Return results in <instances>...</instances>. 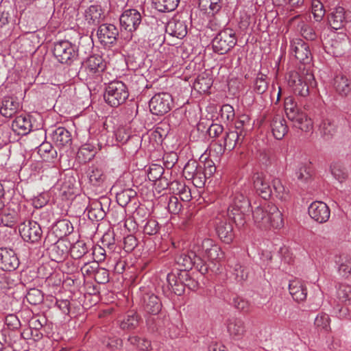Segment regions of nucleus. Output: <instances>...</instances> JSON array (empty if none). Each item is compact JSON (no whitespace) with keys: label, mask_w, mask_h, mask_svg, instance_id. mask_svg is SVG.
<instances>
[{"label":"nucleus","mask_w":351,"mask_h":351,"mask_svg":"<svg viewBox=\"0 0 351 351\" xmlns=\"http://www.w3.org/2000/svg\"><path fill=\"white\" fill-rule=\"evenodd\" d=\"M252 212L254 223L261 229L280 228L283 226L282 213L273 204L258 206Z\"/></svg>","instance_id":"f257e3e1"},{"label":"nucleus","mask_w":351,"mask_h":351,"mask_svg":"<svg viewBox=\"0 0 351 351\" xmlns=\"http://www.w3.org/2000/svg\"><path fill=\"white\" fill-rule=\"evenodd\" d=\"M128 96V88L123 82L113 80L106 84L104 99L110 106L117 108L122 105Z\"/></svg>","instance_id":"f03ea898"},{"label":"nucleus","mask_w":351,"mask_h":351,"mask_svg":"<svg viewBox=\"0 0 351 351\" xmlns=\"http://www.w3.org/2000/svg\"><path fill=\"white\" fill-rule=\"evenodd\" d=\"M237 43L235 32L232 29L226 28L217 34L212 40L214 52L223 55L231 51Z\"/></svg>","instance_id":"7ed1b4c3"},{"label":"nucleus","mask_w":351,"mask_h":351,"mask_svg":"<svg viewBox=\"0 0 351 351\" xmlns=\"http://www.w3.org/2000/svg\"><path fill=\"white\" fill-rule=\"evenodd\" d=\"M53 54L61 64L71 65L78 57L77 47L69 40H60L53 44Z\"/></svg>","instance_id":"20e7f679"},{"label":"nucleus","mask_w":351,"mask_h":351,"mask_svg":"<svg viewBox=\"0 0 351 351\" xmlns=\"http://www.w3.org/2000/svg\"><path fill=\"white\" fill-rule=\"evenodd\" d=\"M176 263L182 268L176 269V270L189 271V269L194 267L202 275L206 274L208 271V266L206 263L193 251L181 254L177 257Z\"/></svg>","instance_id":"39448f33"},{"label":"nucleus","mask_w":351,"mask_h":351,"mask_svg":"<svg viewBox=\"0 0 351 351\" xmlns=\"http://www.w3.org/2000/svg\"><path fill=\"white\" fill-rule=\"evenodd\" d=\"M173 106V98L168 93H160L152 97L149 102L150 112L162 116L169 112Z\"/></svg>","instance_id":"423d86ee"},{"label":"nucleus","mask_w":351,"mask_h":351,"mask_svg":"<svg viewBox=\"0 0 351 351\" xmlns=\"http://www.w3.org/2000/svg\"><path fill=\"white\" fill-rule=\"evenodd\" d=\"M111 200L106 196H101L93 200L89 206L88 215L92 221L102 220L110 210Z\"/></svg>","instance_id":"0eeeda50"},{"label":"nucleus","mask_w":351,"mask_h":351,"mask_svg":"<svg viewBox=\"0 0 351 351\" xmlns=\"http://www.w3.org/2000/svg\"><path fill=\"white\" fill-rule=\"evenodd\" d=\"M19 232L25 241L32 243L38 242L43 234L40 225L34 221H29L27 223L21 224Z\"/></svg>","instance_id":"6e6552de"},{"label":"nucleus","mask_w":351,"mask_h":351,"mask_svg":"<svg viewBox=\"0 0 351 351\" xmlns=\"http://www.w3.org/2000/svg\"><path fill=\"white\" fill-rule=\"evenodd\" d=\"M120 25L125 30L132 32L136 31L142 21L141 13L136 9L125 10L119 18Z\"/></svg>","instance_id":"1a4fd4ad"},{"label":"nucleus","mask_w":351,"mask_h":351,"mask_svg":"<svg viewBox=\"0 0 351 351\" xmlns=\"http://www.w3.org/2000/svg\"><path fill=\"white\" fill-rule=\"evenodd\" d=\"M215 232L219 238L225 243H230L234 237L232 223L226 217L217 218L215 220Z\"/></svg>","instance_id":"9d476101"},{"label":"nucleus","mask_w":351,"mask_h":351,"mask_svg":"<svg viewBox=\"0 0 351 351\" xmlns=\"http://www.w3.org/2000/svg\"><path fill=\"white\" fill-rule=\"evenodd\" d=\"M97 36L101 43L114 45L117 43L119 32L111 23H102L97 29Z\"/></svg>","instance_id":"9b49d317"},{"label":"nucleus","mask_w":351,"mask_h":351,"mask_svg":"<svg viewBox=\"0 0 351 351\" xmlns=\"http://www.w3.org/2000/svg\"><path fill=\"white\" fill-rule=\"evenodd\" d=\"M20 262L16 252L6 247L0 248V269L5 271H12L19 266Z\"/></svg>","instance_id":"f8f14e48"},{"label":"nucleus","mask_w":351,"mask_h":351,"mask_svg":"<svg viewBox=\"0 0 351 351\" xmlns=\"http://www.w3.org/2000/svg\"><path fill=\"white\" fill-rule=\"evenodd\" d=\"M291 51L300 62L308 64L311 60L309 45L301 38H294L291 42Z\"/></svg>","instance_id":"ddd939ff"},{"label":"nucleus","mask_w":351,"mask_h":351,"mask_svg":"<svg viewBox=\"0 0 351 351\" xmlns=\"http://www.w3.org/2000/svg\"><path fill=\"white\" fill-rule=\"evenodd\" d=\"M309 216L315 221L323 223L330 218V210L327 204L321 201L312 202L308 208Z\"/></svg>","instance_id":"4468645a"},{"label":"nucleus","mask_w":351,"mask_h":351,"mask_svg":"<svg viewBox=\"0 0 351 351\" xmlns=\"http://www.w3.org/2000/svg\"><path fill=\"white\" fill-rule=\"evenodd\" d=\"M252 181L254 189L263 199L267 200L272 196V189L266 180V177L263 172H254L252 176Z\"/></svg>","instance_id":"2eb2a0df"},{"label":"nucleus","mask_w":351,"mask_h":351,"mask_svg":"<svg viewBox=\"0 0 351 351\" xmlns=\"http://www.w3.org/2000/svg\"><path fill=\"white\" fill-rule=\"evenodd\" d=\"M286 115L288 119L292 122L293 126L300 129L302 131L308 132L313 128L311 119L299 108L293 111H290Z\"/></svg>","instance_id":"dca6fc26"},{"label":"nucleus","mask_w":351,"mask_h":351,"mask_svg":"<svg viewBox=\"0 0 351 351\" xmlns=\"http://www.w3.org/2000/svg\"><path fill=\"white\" fill-rule=\"evenodd\" d=\"M141 304L143 310L150 315H158L162 306L160 298L152 292H143Z\"/></svg>","instance_id":"f3484780"},{"label":"nucleus","mask_w":351,"mask_h":351,"mask_svg":"<svg viewBox=\"0 0 351 351\" xmlns=\"http://www.w3.org/2000/svg\"><path fill=\"white\" fill-rule=\"evenodd\" d=\"M84 19L88 26L94 27L91 32V35H93L95 30V27L99 26L101 23L105 19L104 12L101 6L99 5H90L85 10Z\"/></svg>","instance_id":"a211bd4d"},{"label":"nucleus","mask_w":351,"mask_h":351,"mask_svg":"<svg viewBox=\"0 0 351 351\" xmlns=\"http://www.w3.org/2000/svg\"><path fill=\"white\" fill-rule=\"evenodd\" d=\"M227 331L234 340L241 339L247 332L244 320L240 317H230L226 320Z\"/></svg>","instance_id":"6ab92c4d"},{"label":"nucleus","mask_w":351,"mask_h":351,"mask_svg":"<svg viewBox=\"0 0 351 351\" xmlns=\"http://www.w3.org/2000/svg\"><path fill=\"white\" fill-rule=\"evenodd\" d=\"M51 259L60 263L65 259L69 252V242L64 239H58L48 248Z\"/></svg>","instance_id":"aec40b11"},{"label":"nucleus","mask_w":351,"mask_h":351,"mask_svg":"<svg viewBox=\"0 0 351 351\" xmlns=\"http://www.w3.org/2000/svg\"><path fill=\"white\" fill-rule=\"evenodd\" d=\"M165 32L173 37L183 38L187 34L186 21L180 18L173 17L167 23Z\"/></svg>","instance_id":"412c9836"},{"label":"nucleus","mask_w":351,"mask_h":351,"mask_svg":"<svg viewBox=\"0 0 351 351\" xmlns=\"http://www.w3.org/2000/svg\"><path fill=\"white\" fill-rule=\"evenodd\" d=\"M241 132H234L229 130L226 132L223 137V144L220 143L219 145V152L223 153L225 150H232L237 145L242 143L244 138L242 137Z\"/></svg>","instance_id":"4be33fe9"},{"label":"nucleus","mask_w":351,"mask_h":351,"mask_svg":"<svg viewBox=\"0 0 351 351\" xmlns=\"http://www.w3.org/2000/svg\"><path fill=\"white\" fill-rule=\"evenodd\" d=\"M20 107L16 97L5 96L1 101L0 113L5 117H11L17 112Z\"/></svg>","instance_id":"5701e85b"},{"label":"nucleus","mask_w":351,"mask_h":351,"mask_svg":"<svg viewBox=\"0 0 351 351\" xmlns=\"http://www.w3.org/2000/svg\"><path fill=\"white\" fill-rule=\"evenodd\" d=\"M270 127L274 136L278 140H281L288 132L286 121L279 114L273 116Z\"/></svg>","instance_id":"b1692460"},{"label":"nucleus","mask_w":351,"mask_h":351,"mask_svg":"<svg viewBox=\"0 0 351 351\" xmlns=\"http://www.w3.org/2000/svg\"><path fill=\"white\" fill-rule=\"evenodd\" d=\"M178 270H173L167 276V282L171 292L176 295H182L184 293L185 286L180 281V274Z\"/></svg>","instance_id":"393cba45"},{"label":"nucleus","mask_w":351,"mask_h":351,"mask_svg":"<svg viewBox=\"0 0 351 351\" xmlns=\"http://www.w3.org/2000/svg\"><path fill=\"white\" fill-rule=\"evenodd\" d=\"M289 290L295 301L300 302L306 300L307 296L306 287L300 280H294L290 281Z\"/></svg>","instance_id":"a878e982"},{"label":"nucleus","mask_w":351,"mask_h":351,"mask_svg":"<svg viewBox=\"0 0 351 351\" xmlns=\"http://www.w3.org/2000/svg\"><path fill=\"white\" fill-rule=\"evenodd\" d=\"M328 20L332 29L337 30L342 28L346 23L344 8L341 6L335 8L329 14Z\"/></svg>","instance_id":"bb28decb"},{"label":"nucleus","mask_w":351,"mask_h":351,"mask_svg":"<svg viewBox=\"0 0 351 351\" xmlns=\"http://www.w3.org/2000/svg\"><path fill=\"white\" fill-rule=\"evenodd\" d=\"M288 83L290 86L293 87L294 91L298 95L302 97H306L308 95L309 86L307 84H304L298 73L290 74Z\"/></svg>","instance_id":"cd10ccee"},{"label":"nucleus","mask_w":351,"mask_h":351,"mask_svg":"<svg viewBox=\"0 0 351 351\" xmlns=\"http://www.w3.org/2000/svg\"><path fill=\"white\" fill-rule=\"evenodd\" d=\"M141 320V316L136 311H130L123 316L122 319L119 321V326L124 330H133L138 326Z\"/></svg>","instance_id":"c85d7f7f"},{"label":"nucleus","mask_w":351,"mask_h":351,"mask_svg":"<svg viewBox=\"0 0 351 351\" xmlns=\"http://www.w3.org/2000/svg\"><path fill=\"white\" fill-rule=\"evenodd\" d=\"M32 125L29 119L25 116H19L12 123V130L19 135L27 134L32 130Z\"/></svg>","instance_id":"c756f323"},{"label":"nucleus","mask_w":351,"mask_h":351,"mask_svg":"<svg viewBox=\"0 0 351 351\" xmlns=\"http://www.w3.org/2000/svg\"><path fill=\"white\" fill-rule=\"evenodd\" d=\"M51 137L56 146L60 147L71 143V133L63 127H59L53 130Z\"/></svg>","instance_id":"7c9ffc66"},{"label":"nucleus","mask_w":351,"mask_h":351,"mask_svg":"<svg viewBox=\"0 0 351 351\" xmlns=\"http://www.w3.org/2000/svg\"><path fill=\"white\" fill-rule=\"evenodd\" d=\"M269 81L267 74L258 72L253 80L252 91L257 95L264 94L269 88Z\"/></svg>","instance_id":"2f4dec72"},{"label":"nucleus","mask_w":351,"mask_h":351,"mask_svg":"<svg viewBox=\"0 0 351 351\" xmlns=\"http://www.w3.org/2000/svg\"><path fill=\"white\" fill-rule=\"evenodd\" d=\"M53 231L58 239H63L73 232V227L69 220L63 219L56 221L53 227Z\"/></svg>","instance_id":"473e14b6"},{"label":"nucleus","mask_w":351,"mask_h":351,"mask_svg":"<svg viewBox=\"0 0 351 351\" xmlns=\"http://www.w3.org/2000/svg\"><path fill=\"white\" fill-rule=\"evenodd\" d=\"M272 195L282 202H287L291 198L289 189L285 186L278 178L272 180Z\"/></svg>","instance_id":"72a5a7b5"},{"label":"nucleus","mask_w":351,"mask_h":351,"mask_svg":"<svg viewBox=\"0 0 351 351\" xmlns=\"http://www.w3.org/2000/svg\"><path fill=\"white\" fill-rule=\"evenodd\" d=\"M89 183L94 186H101L106 180L104 170L98 167H91L88 172Z\"/></svg>","instance_id":"f704fd0d"},{"label":"nucleus","mask_w":351,"mask_h":351,"mask_svg":"<svg viewBox=\"0 0 351 351\" xmlns=\"http://www.w3.org/2000/svg\"><path fill=\"white\" fill-rule=\"evenodd\" d=\"M334 87L340 95L347 96L351 91V81L345 75H337L334 79Z\"/></svg>","instance_id":"c9c22d12"},{"label":"nucleus","mask_w":351,"mask_h":351,"mask_svg":"<svg viewBox=\"0 0 351 351\" xmlns=\"http://www.w3.org/2000/svg\"><path fill=\"white\" fill-rule=\"evenodd\" d=\"M319 132L322 137L326 140L332 138L337 131V126L335 121L329 119H323L319 124Z\"/></svg>","instance_id":"e433bc0d"},{"label":"nucleus","mask_w":351,"mask_h":351,"mask_svg":"<svg viewBox=\"0 0 351 351\" xmlns=\"http://www.w3.org/2000/svg\"><path fill=\"white\" fill-rule=\"evenodd\" d=\"M106 67V64L101 56H92L86 61V69L88 74H97L102 72Z\"/></svg>","instance_id":"4c0bfd02"},{"label":"nucleus","mask_w":351,"mask_h":351,"mask_svg":"<svg viewBox=\"0 0 351 351\" xmlns=\"http://www.w3.org/2000/svg\"><path fill=\"white\" fill-rule=\"evenodd\" d=\"M222 6L221 0H199V7L208 14H217Z\"/></svg>","instance_id":"58836bf2"},{"label":"nucleus","mask_w":351,"mask_h":351,"mask_svg":"<svg viewBox=\"0 0 351 351\" xmlns=\"http://www.w3.org/2000/svg\"><path fill=\"white\" fill-rule=\"evenodd\" d=\"M180 0H153V5L160 12H170L178 5Z\"/></svg>","instance_id":"ea45409f"},{"label":"nucleus","mask_w":351,"mask_h":351,"mask_svg":"<svg viewBox=\"0 0 351 351\" xmlns=\"http://www.w3.org/2000/svg\"><path fill=\"white\" fill-rule=\"evenodd\" d=\"M338 265V271L340 275L347 278L351 274V258L346 256H340L336 261Z\"/></svg>","instance_id":"a19ab883"},{"label":"nucleus","mask_w":351,"mask_h":351,"mask_svg":"<svg viewBox=\"0 0 351 351\" xmlns=\"http://www.w3.org/2000/svg\"><path fill=\"white\" fill-rule=\"evenodd\" d=\"M180 274V281H181L185 287L191 291H195L199 287V282L193 276H191L189 271L178 270Z\"/></svg>","instance_id":"79ce46f5"},{"label":"nucleus","mask_w":351,"mask_h":351,"mask_svg":"<svg viewBox=\"0 0 351 351\" xmlns=\"http://www.w3.org/2000/svg\"><path fill=\"white\" fill-rule=\"evenodd\" d=\"M136 192L132 189H125L117 193L116 198L117 203L122 207L126 206L132 200L136 197Z\"/></svg>","instance_id":"37998d69"},{"label":"nucleus","mask_w":351,"mask_h":351,"mask_svg":"<svg viewBox=\"0 0 351 351\" xmlns=\"http://www.w3.org/2000/svg\"><path fill=\"white\" fill-rule=\"evenodd\" d=\"M69 252L73 258L79 259L88 252V247L83 241H77L72 245L69 244Z\"/></svg>","instance_id":"c03bdc74"},{"label":"nucleus","mask_w":351,"mask_h":351,"mask_svg":"<svg viewBox=\"0 0 351 351\" xmlns=\"http://www.w3.org/2000/svg\"><path fill=\"white\" fill-rule=\"evenodd\" d=\"M250 207L249 199L241 193H236L234 196L233 204L230 208V209L249 211Z\"/></svg>","instance_id":"a18cd8bd"},{"label":"nucleus","mask_w":351,"mask_h":351,"mask_svg":"<svg viewBox=\"0 0 351 351\" xmlns=\"http://www.w3.org/2000/svg\"><path fill=\"white\" fill-rule=\"evenodd\" d=\"M247 212L229 208L228 210V219H232L238 227L243 226L247 221Z\"/></svg>","instance_id":"49530a36"},{"label":"nucleus","mask_w":351,"mask_h":351,"mask_svg":"<svg viewBox=\"0 0 351 351\" xmlns=\"http://www.w3.org/2000/svg\"><path fill=\"white\" fill-rule=\"evenodd\" d=\"M339 300L346 304H351V286L348 285H339L337 291Z\"/></svg>","instance_id":"de8ad7c7"},{"label":"nucleus","mask_w":351,"mask_h":351,"mask_svg":"<svg viewBox=\"0 0 351 351\" xmlns=\"http://www.w3.org/2000/svg\"><path fill=\"white\" fill-rule=\"evenodd\" d=\"M25 298L30 304L36 306L43 302L44 295L40 289L32 288L27 291Z\"/></svg>","instance_id":"09e8293b"},{"label":"nucleus","mask_w":351,"mask_h":351,"mask_svg":"<svg viewBox=\"0 0 351 351\" xmlns=\"http://www.w3.org/2000/svg\"><path fill=\"white\" fill-rule=\"evenodd\" d=\"M298 29L300 32L301 35L306 40H315L317 38V34L313 28L309 25L306 24L304 21H300L298 23Z\"/></svg>","instance_id":"8fccbe9b"},{"label":"nucleus","mask_w":351,"mask_h":351,"mask_svg":"<svg viewBox=\"0 0 351 351\" xmlns=\"http://www.w3.org/2000/svg\"><path fill=\"white\" fill-rule=\"evenodd\" d=\"M38 153L45 160L53 159L56 154L52 145L49 143H43L38 147Z\"/></svg>","instance_id":"3c124183"},{"label":"nucleus","mask_w":351,"mask_h":351,"mask_svg":"<svg viewBox=\"0 0 351 351\" xmlns=\"http://www.w3.org/2000/svg\"><path fill=\"white\" fill-rule=\"evenodd\" d=\"M128 341L141 350L147 351L151 348V342L149 340L138 336H130Z\"/></svg>","instance_id":"603ef678"},{"label":"nucleus","mask_w":351,"mask_h":351,"mask_svg":"<svg viewBox=\"0 0 351 351\" xmlns=\"http://www.w3.org/2000/svg\"><path fill=\"white\" fill-rule=\"evenodd\" d=\"M295 177L300 183L308 182L311 178L310 167L302 165L295 172Z\"/></svg>","instance_id":"864d4df0"},{"label":"nucleus","mask_w":351,"mask_h":351,"mask_svg":"<svg viewBox=\"0 0 351 351\" xmlns=\"http://www.w3.org/2000/svg\"><path fill=\"white\" fill-rule=\"evenodd\" d=\"M233 306L243 313H249L251 310L250 303L245 299L237 296L232 300Z\"/></svg>","instance_id":"5fc2aeb1"},{"label":"nucleus","mask_w":351,"mask_h":351,"mask_svg":"<svg viewBox=\"0 0 351 351\" xmlns=\"http://www.w3.org/2000/svg\"><path fill=\"white\" fill-rule=\"evenodd\" d=\"M330 317L326 313L319 314L315 319V326L319 330L328 331L330 328Z\"/></svg>","instance_id":"6e6d98bb"},{"label":"nucleus","mask_w":351,"mask_h":351,"mask_svg":"<svg viewBox=\"0 0 351 351\" xmlns=\"http://www.w3.org/2000/svg\"><path fill=\"white\" fill-rule=\"evenodd\" d=\"M99 263L97 261L85 263L81 267V271L84 276L92 278L97 269Z\"/></svg>","instance_id":"4d7b16f0"},{"label":"nucleus","mask_w":351,"mask_h":351,"mask_svg":"<svg viewBox=\"0 0 351 351\" xmlns=\"http://www.w3.org/2000/svg\"><path fill=\"white\" fill-rule=\"evenodd\" d=\"M331 173L339 182H343L348 177L346 169L337 165L331 167Z\"/></svg>","instance_id":"13d9d810"},{"label":"nucleus","mask_w":351,"mask_h":351,"mask_svg":"<svg viewBox=\"0 0 351 351\" xmlns=\"http://www.w3.org/2000/svg\"><path fill=\"white\" fill-rule=\"evenodd\" d=\"M220 115L221 119L224 121H232L234 118V110L233 107L229 104H224L220 110Z\"/></svg>","instance_id":"bf43d9fd"},{"label":"nucleus","mask_w":351,"mask_h":351,"mask_svg":"<svg viewBox=\"0 0 351 351\" xmlns=\"http://www.w3.org/2000/svg\"><path fill=\"white\" fill-rule=\"evenodd\" d=\"M93 278L97 283L106 284L109 281V271L105 268L99 267V265Z\"/></svg>","instance_id":"052dcab7"},{"label":"nucleus","mask_w":351,"mask_h":351,"mask_svg":"<svg viewBox=\"0 0 351 351\" xmlns=\"http://www.w3.org/2000/svg\"><path fill=\"white\" fill-rule=\"evenodd\" d=\"M164 173V169L158 165H152L149 167V170L148 171L147 176L149 180L151 181H156L160 179L161 176Z\"/></svg>","instance_id":"680f3d73"},{"label":"nucleus","mask_w":351,"mask_h":351,"mask_svg":"<svg viewBox=\"0 0 351 351\" xmlns=\"http://www.w3.org/2000/svg\"><path fill=\"white\" fill-rule=\"evenodd\" d=\"M5 324L11 330H15L21 327V322L14 314H9L5 318Z\"/></svg>","instance_id":"e2e57ef3"},{"label":"nucleus","mask_w":351,"mask_h":351,"mask_svg":"<svg viewBox=\"0 0 351 351\" xmlns=\"http://www.w3.org/2000/svg\"><path fill=\"white\" fill-rule=\"evenodd\" d=\"M138 245L137 239L132 234L128 235L123 239V250L126 252H132Z\"/></svg>","instance_id":"0e129e2a"},{"label":"nucleus","mask_w":351,"mask_h":351,"mask_svg":"<svg viewBox=\"0 0 351 351\" xmlns=\"http://www.w3.org/2000/svg\"><path fill=\"white\" fill-rule=\"evenodd\" d=\"M17 217V213L15 210L8 213H6L5 210L1 216V221L5 226L12 227L16 223Z\"/></svg>","instance_id":"69168bd1"},{"label":"nucleus","mask_w":351,"mask_h":351,"mask_svg":"<svg viewBox=\"0 0 351 351\" xmlns=\"http://www.w3.org/2000/svg\"><path fill=\"white\" fill-rule=\"evenodd\" d=\"M233 273L239 280H245L248 276L246 268L239 263H236L233 266Z\"/></svg>","instance_id":"338daca9"},{"label":"nucleus","mask_w":351,"mask_h":351,"mask_svg":"<svg viewBox=\"0 0 351 351\" xmlns=\"http://www.w3.org/2000/svg\"><path fill=\"white\" fill-rule=\"evenodd\" d=\"M159 229L158 223L154 219H149L144 226L143 232L148 235H154L158 232Z\"/></svg>","instance_id":"774afa93"}]
</instances>
